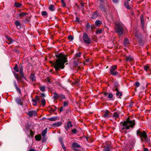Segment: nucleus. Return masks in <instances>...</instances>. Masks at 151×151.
<instances>
[{"mask_svg":"<svg viewBox=\"0 0 151 151\" xmlns=\"http://www.w3.org/2000/svg\"><path fill=\"white\" fill-rule=\"evenodd\" d=\"M46 87L44 86H43L40 87V90L44 92L45 91Z\"/></svg>","mask_w":151,"mask_h":151,"instance_id":"30","label":"nucleus"},{"mask_svg":"<svg viewBox=\"0 0 151 151\" xmlns=\"http://www.w3.org/2000/svg\"><path fill=\"white\" fill-rule=\"evenodd\" d=\"M41 14L42 16H46L47 15V12L45 11H42Z\"/></svg>","mask_w":151,"mask_h":151,"instance_id":"41","label":"nucleus"},{"mask_svg":"<svg viewBox=\"0 0 151 151\" xmlns=\"http://www.w3.org/2000/svg\"><path fill=\"white\" fill-rule=\"evenodd\" d=\"M72 131L73 133L75 134L76 133L77 131L76 129H74L72 130Z\"/></svg>","mask_w":151,"mask_h":151,"instance_id":"56","label":"nucleus"},{"mask_svg":"<svg viewBox=\"0 0 151 151\" xmlns=\"http://www.w3.org/2000/svg\"><path fill=\"white\" fill-rule=\"evenodd\" d=\"M61 1L62 3V5L63 6H65V4L64 2V0H61Z\"/></svg>","mask_w":151,"mask_h":151,"instance_id":"54","label":"nucleus"},{"mask_svg":"<svg viewBox=\"0 0 151 151\" xmlns=\"http://www.w3.org/2000/svg\"><path fill=\"white\" fill-rule=\"evenodd\" d=\"M28 14L27 13H24L22 12L19 14L18 15L20 18H22V17H25L26 15Z\"/></svg>","mask_w":151,"mask_h":151,"instance_id":"16","label":"nucleus"},{"mask_svg":"<svg viewBox=\"0 0 151 151\" xmlns=\"http://www.w3.org/2000/svg\"><path fill=\"white\" fill-rule=\"evenodd\" d=\"M115 3H117L118 1L119 0H112Z\"/></svg>","mask_w":151,"mask_h":151,"instance_id":"61","label":"nucleus"},{"mask_svg":"<svg viewBox=\"0 0 151 151\" xmlns=\"http://www.w3.org/2000/svg\"><path fill=\"white\" fill-rule=\"evenodd\" d=\"M147 136V134L144 131H143L142 133V134H141L140 137H143L144 138H145Z\"/></svg>","mask_w":151,"mask_h":151,"instance_id":"26","label":"nucleus"},{"mask_svg":"<svg viewBox=\"0 0 151 151\" xmlns=\"http://www.w3.org/2000/svg\"><path fill=\"white\" fill-rule=\"evenodd\" d=\"M102 24V22L99 20H96L95 22V25L97 26H100Z\"/></svg>","mask_w":151,"mask_h":151,"instance_id":"18","label":"nucleus"},{"mask_svg":"<svg viewBox=\"0 0 151 151\" xmlns=\"http://www.w3.org/2000/svg\"><path fill=\"white\" fill-rule=\"evenodd\" d=\"M6 38H7V39L8 40V42L7 43L9 44H11L13 42V40H12V39L10 37L8 36H6Z\"/></svg>","mask_w":151,"mask_h":151,"instance_id":"20","label":"nucleus"},{"mask_svg":"<svg viewBox=\"0 0 151 151\" xmlns=\"http://www.w3.org/2000/svg\"><path fill=\"white\" fill-rule=\"evenodd\" d=\"M56 56L58 59L55 60V62L50 61V63L54 67L55 71H57L60 70V69L64 68V64L67 62V60L65 55L62 53L56 55Z\"/></svg>","mask_w":151,"mask_h":151,"instance_id":"1","label":"nucleus"},{"mask_svg":"<svg viewBox=\"0 0 151 151\" xmlns=\"http://www.w3.org/2000/svg\"><path fill=\"white\" fill-rule=\"evenodd\" d=\"M54 106V107L55 108V109H53L52 108V107H50V110H49V111L50 112H54L56 110V108L55 106Z\"/></svg>","mask_w":151,"mask_h":151,"instance_id":"33","label":"nucleus"},{"mask_svg":"<svg viewBox=\"0 0 151 151\" xmlns=\"http://www.w3.org/2000/svg\"><path fill=\"white\" fill-rule=\"evenodd\" d=\"M126 59L127 61H132L133 60V58L131 56L126 57Z\"/></svg>","mask_w":151,"mask_h":151,"instance_id":"24","label":"nucleus"},{"mask_svg":"<svg viewBox=\"0 0 151 151\" xmlns=\"http://www.w3.org/2000/svg\"><path fill=\"white\" fill-rule=\"evenodd\" d=\"M30 135L31 137H32L34 135V133L32 130H30Z\"/></svg>","mask_w":151,"mask_h":151,"instance_id":"57","label":"nucleus"},{"mask_svg":"<svg viewBox=\"0 0 151 151\" xmlns=\"http://www.w3.org/2000/svg\"><path fill=\"white\" fill-rule=\"evenodd\" d=\"M14 69L16 70V72H17L19 71V70H18V67L17 65H16L14 67Z\"/></svg>","mask_w":151,"mask_h":151,"instance_id":"40","label":"nucleus"},{"mask_svg":"<svg viewBox=\"0 0 151 151\" xmlns=\"http://www.w3.org/2000/svg\"><path fill=\"white\" fill-rule=\"evenodd\" d=\"M68 38L69 40H72L73 39V37L72 36H69Z\"/></svg>","mask_w":151,"mask_h":151,"instance_id":"52","label":"nucleus"},{"mask_svg":"<svg viewBox=\"0 0 151 151\" xmlns=\"http://www.w3.org/2000/svg\"><path fill=\"white\" fill-rule=\"evenodd\" d=\"M53 93V98L54 99L56 100L57 99H59V94H58L56 92H54Z\"/></svg>","mask_w":151,"mask_h":151,"instance_id":"13","label":"nucleus"},{"mask_svg":"<svg viewBox=\"0 0 151 151\" xmlns=\"http://www.w3.org/2000/svg\"><path fill=\"white\" fill-rule=\"evenodd\" d=\"M73 150L74 151H78V150L76 149V148H79L81 147L80 145L77 143L74 142L72 144V145Z\"/></svg>","mask_w":151,"mask_h":151,"instance_id":"7","label":"nucleus"},{"mask_svg":"<svg viewBox=\"0 0 151 151\" xmlns=\"http://www.w3.org/2000/svg\"><path fill=\"white\" fill-rule=\"evenodd\" d=\"M65 98V96L63 94H59V99H64Z\"/></svg>","mask_w":151,"mask_h":151,"instance_id":"35","label":"nucleus"},{"mask_svg":"<svg viewBox=\"0 0 151 151\" xmlns=\"http://www.w3.org/2000/svg\"><path fill=\"white\" fill-rule=\"evenodd\" d=\"M109 94V93H108L105 92L104 93V95L105 96H108V95Z\"/></svg>","mask_w":151,"mask_h":151,"instance_id":"58","label":"nucleus"},{"mask_svg":"<svg viewBox=\"0 0 151 151\" xmlns=\"http://www.w3.org/2000/svg\"><path fill=\"white\" fill-rule=\"evenodd\" d=\"M23 70V68L22 66H19V70Z\"/></svg>","mask_w":151,"mask_h":151,"instance_id":"59","label":"nucleus"},{"mask_svg":"<svg viewBox=\"0 0 151 151\" xmlns=\"http://www.w3.org/2000/svg\"><path fill=\"white\" fill-rule=\"evenodd\" d=\"M35 138L36 140L39 141L41 139V136L40 135H38L35 136Z\"/></svg>","mask_w":151,"mask_h":151,"instance_id":"23","label":"nucleus"},{"mask_svg":"<svg viewBox=\"0 0 151 151\" xmlns=\"http://www.w3.org/2000/svg\"><path fill=\"white\" fill-rule=\"evenodd\" d=\"M144 69L145 70L147 71L149 68V67L147 65H146L144 66Z\"/></svg>","mask_w":151,"mask_h":151,"instance_id":"50","label":"nucleus"},{"mask_svg":"<svg viewBox=\"0 0 151 151\" xmlns=\"http://www.w3.org/2000/svg\"><path fill=\"white\" fill-rule=\"evenodd\" d=\"M135 85L136 87H138L140 85V83L139 82H137L135 83Z\"/></svg>","mask_w":151,"mask_h":151,"instance_id":"55","label":"nucleus"},{"mask_svg":"<svg viewBox=\"0 0 151 151\" xmlns=\"http://www.w3.org/2000/svg\"><path fill=\"white\" fill-rule=\"evenodd\" d=\"M135 124V121L133 120L132 121L129 119L122 123V126L121 128L122 129H129L130 127L132 128Z\"/></svg>","mask_w":151,"mask_h":151,"instance_id":"2","label":"nucleus"},{"mask_svg":"<svg viewBox=\"0 0 151 151\" xmlns=\"http://www.w3.org/2000/svg\"><path fill=\"white\" fill-rule=\"evenodd\" d=\"M61 144L62 147L63 148V149L65 150H66V148H65V146L63 143L62 142H61Z\"/></svg>","mask_w":151,"mask_h":151,"instance_id":"44","label":"nucleus"},{"mask_svg":"<svg viewBox=\"0 0 151 151\" xmlns=\"http://www.w3.org/2000/svg\"><path fill=\"white\" fill-rule=\"evenodd\" d=\"M98 1L100 2V4H103L104 3V0H98Z\"/></svg>","mask_w":151,"mask_h":151,"instance_id":"51","label":"nucleus"},{"mask_svg":"<svg viewBox=\"0 0 151 151\" xmlns=\"http://www.w3.org/2000/svg\"><path fill=\"white\" fill-rule=\"evenodd\" d=\"M141 20L142 24L143 25L144 24V21L143 19H141Z\"/></svg>","mask_w":151,"mask_h":151,"instance_id":"62","label":"nucleus"},{"mask_svg":"<svg viewBox=\"0 0 151 151\" xmlns=\"http://www.w3.org/2000/svg\"><path fill=\"white\" fill-rule=\"evenodd\" d=\"M130 0H127L124 2V5L128 9H130L131 7L129 5V2Z\"/></svg>","mask_w":151,"mask_h":151,"instance_id":"14","label":"nucleus"},{"mask_svg":"<svg viewBox=\"0 0 151 151\" xmlns=\"http://www.w3.org/2000/svg\"><path fill=\"white\" fill-rule=\"evenodd\" d=\"M67 126L65 127L66 129L68 131L70 127H72L73 126V125L71 124V122L70 121H68L67 124Z\"/></svg>","mask_w":151,"mask_h":151,"instance_id":"10","label":"nucleus"},{"mask_svg":"<svg viewBox=\"0 0 151 151\" xmlns=\"http://www.w3.org/2000/svg\"><path fill=\"white\" fill-rule=\"evenodd\" d=\"M29 151H36L34 149H31Z\"/></svg>","mask_w":151,"mask_h":151,"instance_id":"64","label":"nucleus"},{"mask_svg":"<svg viewBox=\"0 0 151 151\" xmlns=\"http://www.w3.org/2000/svg\"><path fill=\"white\" fill-rule=\"evenodd\" d=\"M101 32V29H99L96 31V34H100Z\"/></svg>","mask_w":151,"mask_h":151,"instance_id":"49","label":"nucleus"},{"mask_svg":"<svg viewBox=\"0 0 151 151\" xmlns=\"http://www.w3.org/2000/svg\"><path fill=\"white\" fill-rule=\"evenodd\" d=\"M68 101H65L63 103V106H65L68 105Z\"/></svg>","mask_w":151,"mask_h":151,"instance_id":"43","label":"nucleus"},{"mask_svg":"<svg viewBox=\"0 0 151 151\" xmlns=\"http://www.w3.org/2000/svg\"><path fill=\"white\" fill-rule=\"evenodd\" d=\"M41 103L42 104L43 106H44L45 105L46 103H45V100L44 99H42L41 101Z\"/></svg>","mask_w":151,"mask_h":151,"instance_id":"42","label":"nucleus"},{"mask_svg":"<svg viewBox=\"0 0 151 151\" xmlns=\"http://www.w3.org/2000/svg\"><path fill=\"white\" fill-rule=\"evenodd\" d=\"M16 101L17 103L19 104L20 105H22V103L21 99L19 98H16Z\"/></svg>","mask_w":151,"mask_h":151,"instance_id":"21","label":"nucleus"},{"mask_svg":"<svg viewBox=\"0 0 151 151\" xmlns=\"http://www.w3.org/2000/svg\"><path fill=\"white\" fill-rule=\"evenodd\" d=\"M14 76L17 79V80L19 82L20 81V79L18 75L17 74L14 73Z\"/></svg>","mask_w":151,"mask_h":151,"instance_id":"34","label":"nucleus"},{"mask_svg":"<svg viewBox=\"0 0 151 151\" xmlns=\"http://www.w3.org/2000/svg\"><path fill=\"white\" fill-rule=\"evenodd\" d=\"M145 138H144V139H145V142L147 143H148L149 141L147 137V136Z\"/></svg>","mask_w":151,"mask_h":151,"instance_id":"53","label":"nucleus"},{"mask_svg":"<svg viewBox=\"0 0 151 151\" xmlns=\"http://www.w3.org/2000/svg\"><path fill=\"white\" fill-rule=\"evenodd\" d=\"M15 6L16 7H20L22 6V5L21 4L18 3H16L15 4Z\"/></svg>","mask_w":151,"mask_h":151,"instance_id":"39","label":"nucleus"},{"mask_svg":"<svg viewBox=\"0 0 151 151\" xmlns=\"http://www.w3.org/2000/svg\"><path fill=\"white\" fill-rule=\"evenodd\" d=\"M117 69V65H114L112 66L110 69V73L113 75H116L118 73V72L116 71Z\"/></svg>","mask_w":151,"mask_h":151,"instance_id":"5","label":"nucleus"},{"mask_svg":"<svg viewBox=\"0 0 151 151\" xmlns=\"http://www.w3.org/2000/svg\"><path fill=\"white\" fill-rule=\"evenodd\" d=\"M47 81L49 83H51V81L50 79L49 78H47Z\"/></svg>","mask_w":151,"mask_h":151,"instance_id":"60","label":"nucleus"},{"mask_svg":"<svg viewBox=\"0 0 151 151\" xmlns=\"http://www.w3.org/2000/svg\"><path fill=\"white\" fill-rule=\"evenodd\" d=\"M119 116V114L117 112H114L113 115V117L115 119L118 118Z\"/></svg>","mask_w":151,"mask_h":151,"instance_id":"22","label":"nucleus"},{"mask_svg":"<svg viewBox=\"0 0 151 151\" xmlns=\"http://www.w3.org/2000/svg\"><path fill=\"white\" fill-rule=\"evenodd\" d=\"M83 39L84 42L87 44H89L91 43V40L90 38L86 33H84L83 34Z\"/></svg>","mask_w":151,"mask_h":151,"instance_id":"4","label":"nucleus"},{"mask_svg":"<svg viewBox=\"0 0 151 151\" xmlns=\"http://www.w3.org/2000/svg\"><path fill=\"white\" fill-rule=\"evenodd\" d=\"M61 123L60 122H58L54 123L53 125L54 126L58 127L60 126L61 125Z\"/></svg>","mask_w":151,"mask_h":151,"instance_id":"31","label":"nucleus"},{"mask_svg":"<svg viewBox=\"0 0 151 151\" xmlns=\"http://www.w3.org/2000/svg\"><path fill=\"white\" fill-rule=\"evenodd\" d=\"M14 86H15V87H17V83H16V81H14Z\"/></svg>","mask_w":151,"mask_h":151,"instance_id":"63","label":"nucleus"},{"mask_svg":"<svg viewBox=\"0 0 151 151\" xmlns=\"http://www.w3.org/2000/svg\"><path fill=\"white\" fill-rule=\"evenodd\" d=\"M15 88L17 91L20 94L21 93V91L20 89L18 87H15Z\"/></svg>","mask_w":151,"mask_h":151,"instance_id":"45","label":"nucleus"},{"mask_svg":"<svg viewBox=\"0 0 151 151\" xmlns=\"http://www.w3.org/2000/svg\"><path fill=\"white\" fill-rule=\"evenodd\" d=\"M98 13L97 11H96L93 12L92 15V18L93 19H95L98 16Z\"/></svg>","mask_w":151,"mask_h":151,"instance_id":"11","label":"nucleus"},{"mask_svg":"<svg viewBox=\"0 0 151 151\" xmlns=\"http://www.w3.org/2000/svg\"><path fill=\"white\" fill-rule=\"evenodd\" d=\"M57 117H55L50 118L48 119L50 121H55L57 120Z\"/></svg>","mask_w":151,"mask_h":151,"instance_id":"25","label":"nucleus"},{"mask_svg":"<svg viewBox=\"0 0 151 151\" xmlns=\"http://www.w3.org/2000/svg\"><path fill=\"white\" fill-rule=\"evenodd\" d=\"M19 73L21 74V78L23 77L24 76V73L23 72V70H19Z\"/></svg>","mask_w":151,"mask_h":151,"instance_id":"47","label":"nucleus"},{"mask_svg":"<svg viewBox=\"0 0 151 151\" xmlns=\"http://www.w3.org/2000/svg\"><path fill=\"white\" fill-rule=\"evenodd\" d=\"M115 84L114 85V87L113 89V91H116L117 92L118 91L117 88V87L118 86V85L117 83Z\"/></svg>","mask_w":151,"mask_h":151,"instance_id":"29","label":"nucleus"},{"mask_svg":"<svg viewBox=\"0 0 151 151\" xmlns=\"http://www.w3.org/2000/svg\"><path fill=\"white\" fill-rule=\"evenodd\" d=\"M100 4V10L101 11H102L104 12H105V9L104 8V6L103 4Z\"/></svg>","mask_w":151,"mask_h":151,"instance_id":"27","label":"nucleus"},{"mask_svg":"<svg viewBox=\"0 0 151 151\" xmlns=\"http://www.w3.org/2000/svg\"><path fill=\"white\" fill-rule=\"evenodd\" d=\"M27 114L28 115L31 117L35 116L37 115V112L36 111L34 110L29 111L28 112Z\"/></svg>","mask_w":151,"mask_h":151,"instance_id":"6","label":"nucleus"},{"mask_svg":"<svg viewBox=\"0 0 151 151\" xmlns=\"http://www.w3.org/2000/svg\"><path fill=\"white\" fill-rule=\"evenodd\" d=\"M82 53L81 52H78L75 55V57L76 58H80Z\"/></svg>","mask_w":151,"mask_h":151,"instance_id":"36","label":"nucleus"},{"mask_svg":"<svg viewBox=\"0 0 151 151\" xmlns=\"http://www.w3.org/2000/svg\"><path fill=\"white\" fill-rule=\"evenodd\" d=\"M116 95L117 96H119V98H120V97L122 95V92L119 91H117L116 93Z\"/></svg>","mask_w":151,"mask_h":151,"instance_id":"32","label":"nucleus"},{"mask_svg":"<svg viewBox=\"0 0 151 151\" xmlns=\"http://www.w3.org/2000/svg\"><path fill=\"white\" fill-rule=\"evenodd\" d=\"M104 151H110V148L109 146L105 147Z\"/></svg>","mask_w":151,"mask_h":151,"instance_id":"37","label":"nucleus"},{"mask_svg":"<svg viewBox=\"0 0 151 151\" xmlns=\"http://www.w3.org/2000/svg\"><path fill=\"white\" fill-rule=\"evenodd\" d=\"M47 132V128H46L42 132V136H43V137L44 138V139L43 140V141L45 142L46 140V139L45 138V136Z\"/></svg>","mask_w":151,"mask_h":151,"instance_id":"8","label":"nucleus"},{"mask_svg":"<svg viewBox=\"0 0 151 151\" xmlns=\"http://www.w3.org/2000/svg\"><path fill=\"white\" fill-rule=\"evenodd\" d=\"M135 37L138 39H140L142 37V35L138 32H137L135 34Z\"/></svg>","mask_w":151,"mask_h":151,"instance_id":"12","label":"nucleus"},{"mask_svg":"<svg viewBox=\"0 0 151 151\" xmlns=\"http://www.w3.org/2000/svg\"><path fill=\"white\" fill-rule=\"evenodd\" d=\"M113 97V94L111 93H109L108 97L109 99H111Z\"/></svg>","mask_w":151,"mask_h":151,"instance_id":"48","label":"nucleus"},{"mask_svg":"<svg viewBox=\"0 0 151 151\" xmlns=\"http://www.w3.org/2000/svg\"><path fill=\"white\" fill-rule=\"evenodd\" d=\"M32 101L34 103H35V102H40V100L39 99L38 97L37 96H36L35 99H32Z\"/></svg>","mask_w":151,"mask_h":151,"instance_id":"19","label":"nucleus"},{"mask_svg":"<svg viewBox=\"0 0 151 151\" xmlns=\"http://www.w3.org/2000/svg\"><path fill=\"white\" fill-rule=\"evenodd\" d=\"M15 24L17 27L20 26V22L18 21H16L15 22Z\"/></svg>","mask_w":151,"mask_h":151,"instance_id":"38","label":"nucleus"},{"mask_svg":"<svg viewBox=\"0 0 151 151\" xmlns=\"http://www.w3.org/2000/svg\"><path fill=\"white\" fill-rule=\"evenodd\" d=\"M129 43V41L128 39L127 38H125L124 39V45L126 46L127 47V46L128 45Z\"/></svg>","mask_w":151,"mask_h":151,"instance_id":"17","label":"nucleus"},{"mask_svg":"<svg viewBox=\"0 0 151 151\" xmlns=\"http://www.w3.org/2000/svg\"><path fill=\"white\" fill-rule=\"evenodd\" d=\"M30 78L32 80L33 82H34L36 81V77L34 74L33 73H32L30 76Z\"/></svg>","mask_w":151,"mask_h":151,"instance_id":"15","label":"nucleus"},{"mask_svg":"<svg viewBox=\"0 0 151 151\" xmlns=\"http://www.w3.org/2000/svg\"><path fill=\"white\" fill-rule=\"evenodd\" d=\"M123 27L122 24L119 23H117L115 24V29L119 35L121 36L123 34L124 31Z\"/></svg>","mask_w":151,"mask_h":151,"instance_id":"3","label":"nucleus"},{"mask_svg":"<svg viewBox=\"0 0 151 151\" xmlns=\"http://www.w3.org/2000/svg\"><path fill=\"white\" fill-rule=\"evenodd\" d=\"M110 113L108 110H106L105 112V114L103 115V117L105 118H108L110 116Z\"/></svg>","mask_w":151,"mask_h":151,"instance_id":"9","label":"nucleus"},{"mask_svg":"<svg viewBox=\"0 0 151 151\" xmlns=\"http://www.w3.org/2000/svg\"><path fill=\"white\" fill-rule=\"evenodd\" d=\"M49 9L51 11H53L55 10V7L53 5H50L49 6Z\"/></svg>","mask_w":151,"mask_h":151,"instance_id":"28","label":"nucleus"},{"mask_svg":"<svg viewBox=\"0 0 151 151\" xmlns=\"http://www.w3.org/2000/svg\"><path fill=\"white\" fill-rule=\"evenodd\" d=\"M142 132H141L139 130H138L137 131V134L138 135H139L140 136L142 134Z\"/></svg>","mask_w":151,"mask_h":151,"instance_id":"46","label":"nucleus"}]
</instances>
